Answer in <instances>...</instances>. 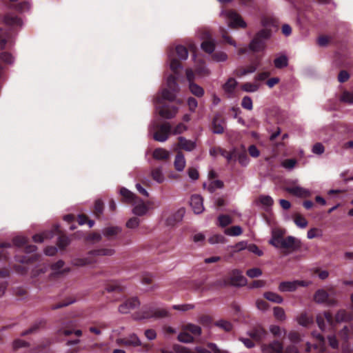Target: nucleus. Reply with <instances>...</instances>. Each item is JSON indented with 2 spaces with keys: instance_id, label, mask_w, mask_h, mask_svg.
<instances>
[{
  "instance_id": "obj_1",
  "label": "nucleus",
  "mask_w": 353,
  "mask_h": 353,
  "mask_svg": "<svg viewBox=\"0 0 353 353\" xmlns=\"http://www.w3.org/2000/svg\"><path fill=\"white\" fill-rule=\"evenodd\" d=\"M261 25L265 28L259 31L250 43V49L253 52H260L265 47V41L270 37L271 30L267 28L274 26L276 19L270 16H263L261 21Z\"/></svg>"
},
{
  "instance_id": "obj_2",
  "label": "nucleus",
  "mask_w": 353,
  "mask_h": 353,
  "mask_svg": "<svg viewBox=\"0 0 353 353\" xmlns=\"http://www.w3.org/2000/svg\"><path fill=\"white\" fill-rule=\"evenodd\" d=\"M270 243L276 248L285 250L288 252L297 250L301 247V242L294 236L283 237V233L280 231H274Z\"/></svg>"
},
{
  "instance_id": "obj_3",
  "label": "nucleus",
  "mask_w": 353,
  "mask_h": 353,
  "mask_svg": "<svg viewBox=\"0 0 353 353\" xmlns=\"http://www.w3.org/2000/svg\"><path fill=\"white\" fill-rule=\"evenodd\" d=\"M352 319V315L345 310H339L334 317L330 312L326 311L323 314H319L316 316V323L319 327L323 331L325 329V320L330 326L334 327L336 323L350 321Z\"/></svg>"
},
{
  "instance_id": "obj_4",
  "label": "nucleus",
  "mask_w": 353,
  "mask_h": 353,
  "mask_svg": "<svg viewBox=\"0 0 353 353\" xmlns=\"http://www.w3.org/2000/svg\"><path fill=\"white\" fill-rule=\"evenodd\" d=\"M114 253V250L110 248H101L90 250L88 252L89 256L85 258H74L72 261V263L74 266L83 267L90 265L96 262L94 256H112Z\"/></svg>"
},
{
  "instance_id": "obj_5",
  "label": "nucleus",
  "mask_w": 353,
  "mask_h": 353,
  "mask_svg": "<svg viewBox=\"0 0 353 353\" xmlns=\"http://www.w3.org/2000/svg\"><path fill=\"white\" fill-rule=\"evenodd\" d=\"M169 316V312L165 309L156 308L154 307H143L141 312L136 314L137 319H161Z\"/></svg>"
},
{
  "instance_id": "obj_6",
  "label": "nucleus",
  "mask_w": 353,
  "mask_h": 353,
  "mask_svg": "<svg viewBox=\"0 0 353 353\" xmlns=\"http://www.w3.org/2000/svg\"><path fill=\"white\" fill-rule=\"evenodd\" d=\"M168 88L162 90L161 97L163 99L169 101H174L176 99V93L179 91V85L176 82V78L174 74L168 76L167 79Z\"/></svg>"
},
{
  "instance_id": "obj_7",
  "label": "nucleus",
  "mask_w": 353,
  "mask_h": 353,
  "mask_svg": "<svg viewBox=\"0 0 353 353\" xmlns=\"http://www.w3.org/2000/svg\"><path fill=\"white\" fill-rule=\"evenodd\" d=\"M161 97H158L156 101L157 109L159 111V114L161 117L165 119H172L174 117L177 112V108L174 105H170L167 104Z\"/></svg>"
},
{
  "instance_id": "obj_8",
  "label": "nucleus",
  "mask_w": 353,
  "mask_h": 353,
  "mask_svg": "<svg viewBox=\"0 0 353 353\" xmlns=\"http://www.w3.org/2000/svg\"><path fill=\"white\" fill-rule=\"evenodd\" d=\"M247 283L246 278L242 275L241 272L239 270H234L232 272L230 282L227 280H220L216 281V285L221 287H225L228 285L234 286H243Z\"/></svg>"
},
{
  "instance_id": "obj_9",
  "label": "nucleus",
  "mask_w": 353,
  "mask_h": 353,
  "mask_svg": "<svg viewBox=\"0 0 353 353\" xmlns=\"http://www.w3.org/2000/svg\"><path fill=\"white\" fill-rule=\"evenodd\" d=\"M221 14L224 15L229 20V26L231 28H245L246 23L242 17L236 11L232 10H225L221 12Z\"/></svg>"
},
{
  "instance_id": "obj_10",
  "label": "nucleus",
  "mask_w": 353,
  "mask_h": 353,
  "mask_svg": "<svg viewBox=\"0 0 353 353\" xmlns=\"http://www.w3.org/2000/svg\"><path fill=\"white\" fill-rule=\"evenodd\" d=\"M172 132L170 124L165 122L159 125L158 130L154 134V139L159 142L165 141Z\"/></svg>"
},
{
  "instance_id": "obj_11",
  "label": "nucleus",
  "mask_w": 353,
  "mask_h": 353,
  "mask_svg": "<svg viewBox=\"0 0 353 353\" xmlns=\"http://www.w3.org/2000/svg\"><path fill=\"white\" fill-rule=\"evenodd\" d=\"M314 299L318 303H325L328 306L336 304V301L330 298L328 293L324 290H318L314 294Z\"/></svg>"
},
{
  "instance_id": "obj_12",
  "label": "nucleus",
  "mask_w": 353,
  "mask_h": 353,
  "mask_svg": "<svg viewBox=\"0 0 353 353\" xmlns=\"http://www.w3.org/2000/svg\"><path fill=\"white\" fill-rule=\"evenodd\" d=\"M140 301L137 297H132L127 299L124 303L121 304L119 307V311L122 314H127L130 310H132L139 306Z\"/></svg>"
},
{
  "instance_id": "obj_13",
  "label": "nucleus",
  "mask_w": 353,
  "mask_h": 353,
  "mask_svg": "<svg viewBox=\"0 0 353 353\" xmlns=\"http://www.w3.org/2000/svg\"><path fill=\"white\" fill-rule=\"evenodd\" d=\"M12 242L17 247H24V250L26 253H32L37 250L36 245H28V240L24 236H16L12 239Z\"/></svg>"
},
{
  "instance_id": "obj_14",
  "label": "nucleus",
  "mask_w": 353,
  "mask_h": 353,
  "mask_svg": "<svg viewBox=\"0 0 353 353\" xmlns=\"http://www.w3.org/2000/svg\"><path fill=\"white\" fill-rule=\"evenodd\" d=\"M261 349L263 353H283V345L281 342L275 340L268 345L263 344Z\"/></svg>"
},
{
  "instance_id": "obj_15",
  "label": "nucleus",
  "mask_w": 353,
  "mask_h": 353,
  "mask_svg": "<svg viewBox=\"0 0 353 353\" xmlns=\"http://www.w3.org/2000/svg\"><path fill=\"white\" fill-rule=\"evenodd\" d=\"M248 335L252 339L261 341L265 339L268 332L261 325H257L248 332Z\"/></svg>"
},
{
  "instance_id": "obj_16",
  "label": "nucleus",
  "mask_w": 353,
  "mask_h": 353,
  "mask_svg": "<svg viewBox=\"0 0 353 353\" xmlns=\"http://www.w3.org/2000/svg\"><path fill=\"white\" fill-rule=\"evenodd\" d=\"M298 285L305 286L304 281H283L279 285V290L281 292H294L296 290Z\"/></svg>"
},
{
  "instance_id": "obj_17",
  "label": "nucleus",
  "mask_w": 353,
  "mask_h": 353,
  "mask_svg": "<svg viewBox=\"0 0 353 353\" xmlns=\"http://www.w3.org/2000/svg\"><path fill=\"white\" fill-rule=\"evenodd\" d=\"M185 213V208H181L179 209L176 212L171 214L166 219V225L173 226L178 222L181 221Z\"/></svg>"
},
{
  "instance_id": "obj_18",
  "label": "nucleus",
  "mask_w": 353,
  "mask_h": 353,
  "mask_svg": "<svg viewBox=\"0 0 353 353\" xmlns=\"http://www.w3.org/2000/svg\"><path fill=\"white\" fill-rule=\"evenodd\" d=\"M120 194L121 195L123 201L128 203H137L141 199L135 195L134 193L126 189L125 188H121L120 190Z\"/></svg>"
},
{
  "instance_id": "obj_19",
  "label": "nucleus",
  "mask_w": 353,
  "mask_h": 353,
  "mask_svg": "<svg viewBox=\"0 0 353 353\" xmlns=\"http://www.w3.org/2000/svg\"><path fill=\"white\" fill-rule=\"evenodd\" d=\"M121 231V228L119 226H108L103 229L102 234L108 240H113Z\"/></svg>"
},
{
  "instance_id": "obj_20",
  "label": "nucleus",
  "mask_w": 353,
  "mask_h": 353,
  "mask_svg": "<svg viewBox=\"0 0 353 353\" xmlns=\"http://www.w3.org/2000/svg\"><path fill=\"white\" fill-rule=\"evenodd\" d=\"M190 205L195 214H200L203 210V198L200 195H192L190 199Z\"/></svg>"
},
{
  "instance_id": "obj_21",
  "label": "nucleus",
  "mask_w": 353,
  "mask_h": 353,
  "mask_svg": "<svg viewBox=\"0 0 353 353\" xmlns=\"http://www.w3.org/2000/svg\"><path fill=\"white\" fill-rule=\"evenodd\" d=\"M117 342L119 345L125 346H139L141 345V341L135 334H132L128 338L118 339Z\"/></svg>"
},
{
  "instance_id": "obj_22",
  "label": "nucleus",
  "mask_w": 353,
  "mask_h": 353,
  "mask_svg": "<svg viewBox=\"0 0 353 353\" xmlns=\"http://www.w3.org/2000/svg\"><path fill=\"white\" fill-rule=\"evenodd\" d=\"M224 119L220 114H216L212 120V131L215 134H223L224 132Z\"/></svg>"
},
{
  "instance_id": "obj_23",
  "label": "nucleus",
  "mask_w": 353,
  "mask_h": 353,
  "mask_svg": "<svg viewBox=\"0 0 353 353\" xmlns=\"http://www.w3.org/2000/svg\"><path fill=\"white\" fill-rule=\"evenodd\" d=\"M3 22L6 25L11 27L21 26L22 25L21 19L12 13H7L4 15Z\"/></svg>"
},
{
  "instance_id": "obj_24",
  "label": "nucleus",
  "mask_w": 353,
  "mask_h": 353,
  "mask_svg": "<svg viewBox=\"0 0 353 353\" xmlns=\"http://www.w3.org/2000/svg\"><path fill=\"white\" fill-rule=\"evenodd\" d=\"M178 147L183 150L191 152L196 148V143L191 140L186 139L183 137H178Z\"/></svg>"
},
{
  "instance_id": "obj_25",
  "label": "nucleus",
  "mask_w": 353,
  "mask_h": 353,
  "mask_svg": "<svg viewBox=\"0 0 353 353\" xmlns=\"http://www.w3.org/2000/svg\"><path fill=\"white\" fill-rule=\"evenodd\" d=\"M287 191L296 196L302 198L309 197L311 194L308 190L300 186L288 188Z\"/></svg>"
},
{
  "instance_id": "obj_26",
  "label": "nucleus",
  "mask_w": 353,
  "mask_h": 353,
  "mask_svg": "<svg viewBox=\"0 0 353 353\" xmlns=\"http://www.w3.org/2000/svg\"><path fill=\"white\" fill-rule=\"evenodd\" d=\"M236 85L237 81L232 77L229 78L228 81L223 85V89L228 95V97H231L233 95Z\"/></svg>"
},
{
  "instance_id": "obj_27",
  "label": "nucleus",
  "mask_w": 353,
  "mask_h": 353,
  "mask_svg": "<svg viewBox=\"0 0 353 353\" xmlns=\"http://www.w3.org/2000/svg\"><path fill=\"white\" fill-rule=\"evenodd\" d=\"M186 161L183 154L181 152H178L175 156L174 166L176 171L181 172L185 167Z\"/></svg>"
},
{
  "instance_id": "obj_28",
  "label": "nucleus",
  "mask_w": 353,
  "mask_h": 353,
  "mask_svg": "<svg viewBox=\"0 0 353 353\" xmlns=\"http://www.w3.org/2000/svg\"><path fill=\"white\" fill-rule=\"evenodd\" d=\"M195 353H228L225 351L220 350L215 344L209 343L207 348L197 347L195 349Z\"/></svg>"
},
{
  "instance_id": "obj_29",
  "label": "nucleus",
  "mask_w": 353,
  "mask_h": 353,
  "mask_svg": "<svg viewBox=\"0 0 353 353\" xmlns=\"http://www.w3.org/2000/svg\"><path fill=\"white\" fill-rule=\"evenodd\" d=\"M297 322L299 325L307 327L313 323L314 319L312 316L307 314V312H302L296 318Z\"/></svg>"
},
{
  "instance_id": "obj_30",
  "label": "nucleus",
  "mask_w": 353,
  "mask_h": 353,
  "mask_svg": "<svg viewBox=\"0 0 353 353\" xmlns=\"http://www.w3.org/2000/svg\"><path fill=\"white\" fill-rule=\"evenodd\" d=\"M46 324V321L45 319H40L37 321L34 325H32L29 329L21 333L22 336H26L29 334L34 333L39 330L40 328L44 327Z\"/></svg>"
},
{
  "instance_id": "obj_31",
  "label": "nucleus",
  "mask_w": 353,
  "mask_h": 353,
  "mask_svg": "<svg viewBox=\"0 0 353 353\" xmlns=\"http://www.w3.org/2000/svg\"><path fill=\"white\" fill-rule=\"evenodd\" d=\"M169 152L163 148H157L153 152V157L158 160H166L169 158Z\"/></svg>"
},
{
  "instance_id": "obj_32",
  "label": "nucleus",
  "mask_w": 353,
  "mask_h": 353,
  "mask_svg": "<svg viewBox=\"0 0 353 353\" xmlns=\"http://www.w3.org/2000/svg\"><path fill=\"white\" fill-rule=\"evenodd\" d=\"M263 296L267 300L276 303H281L283 301L281 296L272 292H265Z\"/></svg>"
},
{
  "instance_id": "obj_33",
  "label": "nucleus",
  "mask_w": 353,
  "mask_h": 353,
  "mask_svg": "<svg viewBox=\"0 0 353 353\" xmlns=\"http://www.w3.org/2000/svg\"><path fill=\"white\" fill-rule=\"evenodd\" d=\"M201 49L206 53L211 54L215 49V43L212 39H207L201 43Z\"/></svg>"
},
{
  "instance_id": "obj_34",
  "label": "nucleus",
  "mask_w": 353,
  "mask_h": 353,
  "mask_svg": "<svg viewBox=\"0 0 353 353\" xmlns=\"http://www.w3.org/2000/svg\"><path fill=\"white\" fill-rule=\"evenodd\" d=\"M137 203H140L134 207L133 213L138 216H143L148 212V208L141 199Z\"/></svg>"
},
{
  "instance_id": "obj_35",
  "label": "nucleus",
  "mask_w": 353,
  "mask_h": 353,
  "mask_svg": "<svg viewBox=\"0 0 353 353\" xmlns=\"http://www.w3.org/2000/svg\"><path fill=\"white\" fill-rule=\"evenodd\" d=\"M275 68L282 69L288 65V59L285 55H281L274 60Z\"/></svg>"
},
{
  "instance_id": "obj_36",
  "label": "nucleus",
  "mask_w": 353,
  "mask_h": 353,
  "mask_svg": "<svg viewBox=\"0 0 353 353\" xmlns=\"http://www.w3.org/2000/svg\"><path fill=\"white\" fill-rule=\"evenodd\" d=\"M105 290L108 292H122L123 291V287L119 285L117 281L111 282L107 284Z\"/></svg>"
},
{
  "instance_id": "obj_37",
  "label": "nucleus",
  "mask_w": 353,
  "mask_h": 353,
  "mask_svg": "<svg viewBox=\"0 0 353 353\" xmlns=\"http://www.w3.org/2000/svg\"><path fill=\"white\" fill-rule=\"evenodd\" d=\"M189 88L190 92L197 97H201L204 94V90L203 89V88H201L194 82L189 84Z\"/></svg>"
},
{
  "instance_id": "obj_38",
  "label": "nucleus",
  "mask_w": 353,
  "mask_h": 353,
  "mask_svg": "<svg viewBox=\"0 0 353 353\" xmlns=\"http://www.w3.org/2000/svg\"><path fill=\"white\" fill-rule=\"evenodd\" d=\"M294 221L295 224L301 228H306L308 224V222L305 218L299 213H296L294 215Z\"/></svg>"
},
{
  "instance_id": "obj_39",
  "label": "nucleus",
  "mask_w": 353,
  "mask_h": 353,
  "mask_svg": "<svg viewBox=\"0 0 353 353\" xmlns=\"http://www.w3.org/2000/svg\"><path fill=\"white\" fill-rule=\"evenodd\" d=\"M170 59V67L174 74H178L179 70L182 68L181 62L176 58L172 57L171 54L169 55Z\"/></svg>"
},
{
  "instance_id": "obj_40",
  "label": "nucleus",
  "mask_w": 353,
  "mask_h": 353,
  "mask_svg": "<svg viewBox=\"0 0 353 353\" xmlns=\"http://www.w3.org/2000/svg\"><path fill=\"white\" fill-rule=\"evenodd\" d=\"M175 52H176L177 57L180 59H181V60L187 59L188 56V49L185 46H183L182 45L177 46L176 47Z\"/></svg>"
},
{
  "instance_id": "obj_41",
  "label": "nucleus",
  "mask_w": 353,
  "mask_h": 353,
  "mask_svg": "<svg viewBox=\"0 0 353 353\" xmlns=\"http://www.w3.org/2000/svg\"><path fill=\"white\" fill-rule=\"evenodd\" d=\"M152 179L158 182L159 183H161L164 181V176L162 173V170L161 168H157L152 170Z\"/></svg>"
},
{
  "instance_id": "obj_42",
  "label": "nucleus",
  "mask_w": 353,
  "mask_h": 353,
  "mask_svg": "<svg viewBox=\"0 0 353 353\" xmlns=\"http://www.w3.org/2000/svg\"><path fill=\"white\" fill-rule=\"evenodd\" d=\"M63 265H64V261L62 260H59L57 262L53 263L51 265V268L53 271H54L58 274L69 272V270H70L69 269H64L62 271H61V269L63 268Z\"/></svg>"
},
{
  "instance_id": "obj_43",
  "label": "nucleus",
  "mask_w": 353,
  "mask_h": 353,
  "mask_svg": "<svg viewBox=\"0 0 353 353\" xmlns=\"http://www.w3.org/2000/svg\"><path fill=\"white\" fill-rule=\"evenodd\" d=\"M70 243V238L65 234L60 235L57 240V245L61 250H63L65 247H67Z\"/></svg>"
},
{
  "instance_id": "obj_44",
  "label": "nucleus",
  "mask_w": 353,
  "mask_h": 353,
  "mask_svg": "<svg viewBox=\"0 0 353 353\" xmlns=\"http://www.w3.org/2000/svg\"><path fill=\"white\" fill-rule=\"evenodd\" d=\"M258 201L262 205L267 208L271 207L274 203L272 198L268 195H261Z\"/></svg>"
},
{
  "instance_id": "obj_45",
  "label": "nucleus",
  "mask_w": 353,
  "mask_h": 353,
  "mask_svg": "<svg viewBox=\"0 0 353 353\" xmlns=\"http://www.w3.org/2000/svg\"><path fill=\"white\" fill-rule=\"evenodd\" d=\"M259 85L249 82L241 85L242 90L248 92H254L259 90Z\"/></svg>"
},
{
  "instance_id": "obj_46",
  "label": "nucleus",
  "mask_w": 353,
  "mask_h": 353,
  "mask_svg": "<svg viewBox=\"0 0 353 353\" xmlns=\"http://www.w3.org/2000/svg\"><path fill=\"white\" fill-rule=\"evenodd\" d=\"M103 211V203L101 200L98 199L94 203V214L97 217L99 218L102 214Z\"/></svg>"
},
{
  "instance_id": "obj_47",
  "label": "nucleus",
  "mask_w": 353,
  "mask_h": 353,
  "mask_svg": "<svg viewBox=\"0 0 353 353\" xmlns=\"http://www.w3.org/2000/svg\"><path fill=\"white\" fill-rule=\"evenodd\" d=\"M185 330L192 333V334L195 336H199L201 333V329L199 325H194V324H188L185 327Z\"/></svg>"
},
{
  "instance_id": "obj_48",
  "label": "nucleus",
  "mask_w": 353,
  "mask_h": 353,
  "mask_svg": "<svg viewBox=\"0 0 353 353\" xmlns=\"http://www.w3.org/2000/svg\"><path fill=\"white\" fill-rule=\"evenodd\" d=\"M225 233L230 236H239L242 234V229L239 225L232 226L225 230Z\"/></svg>"
},
{
  "instance_id": "obj_49",
  "label": "nucleus",
  "mask_w": 353,
  "mask_h": 353,
  "mask_svg": "<svg viewBox=\"0 0 353 353\" xmlns=\"http://www.w3.org/2000/svg\"><path fill=\"white\" fill-rule=\"evenodd\" d=\"M215 325L219 327L226 332H230L232 329V325L230 322L225 320H220L215 323Z\"/></svg>"
},
{
  "instance_id": "obj_50",
  "label": "nucleus",
  "mask_w": 353,
  "mask_h": 353,
  "mask_svg": "<svg viewBox=\"0 0 353 353\" xmlns=\"http://www.w3.org/2000/svg\"><path fill=\"white\" fill-rule=\"evenodd\" d=\"M178 339L183 343H190L193 341V336L187 331H185L178 335Z\"/></svg>"
},
{
  "instance_id": "obj_51",
  "label": "nucleus",
  "mask_w": 353,
  "mask_h": 353,
  "mask_svg": "<svg viewBox=\"0 0 353 353\" xmlns=\"http://www.w3.org/2000/svg\"><path fill=\"white\" fill-rule=\"evenodd\" d=\"M241 106L245 110H252L253 109V104L251 97L248 96H245L242 99Z\"/></svg>"
},
{
  "instance_id": "obj_52",
  "label": "nucleus",
  "mask_w": 353,
  "mask_h": 353,
  "mask_svg": "<svg viewBox=\"0 0 353 353\" xmlns=\"http://www.w3.org/2000/svg\"><path fill=\"white\" fill-rule=\"evenodd\" d=\"M51 236V232H43L42 234H34L32 239L35 243H42L45 239L50 238Z\"/></svg>"
},
{
  "instance_id": "obj_53",
  "label": "nucleus",
  "mask_w": 353,
  "mask_h": 353,
  "mask_svg": "<svg viewBox=\"0 0 353 353\" xmlns=\"http://www.w3.org/2000/svg\"><path fill=\"white\" fill-rule=\"evenodd\" d=\"M102 239L101 234L97 232H92L88 234L85 238L88 242H99Z\"/></svg>"
},
{
  "instance_id": "obj_54",
  "label": "nucleus",
  "mask_w": 353,
  "mask_h": 353,
  "mask_svg": "<svg viewBox=\"0 0 353 353\" xmlns=\"http://www.w3.org/2000/svg\"><path fill=\"white\" fill-rule=\"evenodd\" d=\"M274 315L279 321H283L285 319V311L281 307H274Z\"/></svg>"
},
{
  "instance_id": "obj_55",
  "label": "nucleus",
  "mask_w": 353,
  "mask_h": 353,
  "mask_svg": "<svg viewBox=\"0 0 353 353\" xmlns=\"http://www.w3.org/2000/svg\"><path fill=\"white\" fill-rule=\"evenodd\" d=\"M218 219L219 225L223 228L226 227L232 223V219L228 215L221 214L219 216Z\"/></svg>"
},
{
  "instance_id": "obj_56",
  "label": "nucleus",
  "mask_w": 353,
  "mask_h": 353,
  "mask_svg": "<svg viewBox=\"0 0 353 353\" xmlns=\"http://www.w3.org/2000/svg\"><path fill=\"white\" fill-rule=\"evenodd\" d=\"M74 301V299L72 298H68L66 301H63L62 302L52 305L51 307L52 310H57L63 307L68 306L70 304L73 303Z\"/></svg>"
},
{
  "instance_id": "obj_57",
  "label": "nucleus",
  "mask_w": 353,
  "mask_h": 353,
  "mask_svg": "<svg viewBox=\"0 0 353 353\" xmlns=\"http://www.w3.org/2000/svg\"><path fill=\"white\" fill-rule=\"evenodd\" d=\"M246 274L250 278H256L260 276L262 274V271L258 268H254L248 270Z\"/></svg>"
},
{
  "instance_id": "obj_58",
  "label": "nucleus",
  "mask_w": 353,
  "mask_h": 353,
  "mask_svg": "<svg viewBox=\"0 0 353 353\" xmlns=\"http://www.w3.org/2000/svg\"><path fill=\"white\" fill-rule=\"evenodd\" d=\"M212 57L213 60L220 62L226 61L228 55L223 52H216L212 54Z\"/></svg>"
},
{
  "instance_id": "obj_59",
  "label": "nucleus",
  "mask_w": 353,
  "mask_h": 353,
  "mask_svg": "<svg viewBox=\"0 0 353 353\" xmlns=\"http://www.w3.org/2000/svg\"><path fill=\"white\" fill-rule=\"evenodd\" d=\"M210 154L212 157H216L218 154L221 156L226 155V150L221 148V147H213L210 150Z\"/></svg>"
},
{
  "instance_id": "obj_60",
  "label": "nucleus",
  "mask_w": 353,
  "mask_h": 353,
  "mask_svg": "<svg viewBox=\"0 0 353 353\" xmlns=\"http://www.w3.org/2000/svg\"><path fill=\"white\" fill-rule=\"evenodd\" d=\"M296 163H297V161L294 159H288L284 160L282 162L281 165L285 169L291 170L294 168Z\"/></svg>"
},
{
  "instance_id": "obj_61",
  "label": "nucleus",
  "mask_w": 353,
  "mask_h": 353,
  "mask_svg": "<svg viewBox=\"0 0 353 353\" xmlns=\"http://www.w3.org/2000/svg\"><path fill=\"white\" fill-rule=\"evenodd\" d=\"M0 60L6 63L10 64L13 62V57L10 53L4 52L0 54Z\"/></svg>"
},
{
  "instance_id": "obj_62",
  "label": "nucleus",
  "mask_w": 353,
  "mask_h": 353,
  "mask_svg": "<svg viewBox=\"0 0 353 353\" xmlns=\"http://www.w3.org/2000/svg\"><path fill=\"white\" fill-rule=\"evenodd\" d=\"M341 101L348 103H353V92H343L341 96Z\"/></svg>"
},
{
  "instance_id": "obj_63",
  "label": "nucleus",
  "mask_w": 353,
  "mask_h": 353,
  "mask_svg": "<svg viewBox=\"0 0 353 353\" xmlns=\"http://www.w3.org/2000/svg\"><path fill=\"white\" fill-rule=\"evenodd\" d=\"M331 41V37L326 35H321L317 39L319 46L321 47L326 46Z\"/></svg>"
},
{
  "instance_id": "obj_64",
  "label": "nucleus",
  "mask_w": 353,
  "mask_h": 353,
  "mask_svg": "<svg viewBox=\"0 0 353 353\" xmlns=\"http://www.w3.org/2000/svg\"><path fill=\"white\" fill-rule=\"evenodd\" d=\"M321 231L316 228H311L307 231V236L308 239H312L315 237L321 236Z\"/></svg>"
}]
</instances>
